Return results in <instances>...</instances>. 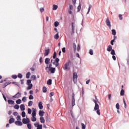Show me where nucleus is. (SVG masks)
Segmentation results:
<instances>
[{
  "instance_id": "7c9ffc66",
  "label": "nucleus",
  "mask_w": 129,
  "mask_h": 129,
  "mask_svg": "<svg viewBox=\"0 0 129 129\" xmlns=\"http://www.w3.org/2000/svg\"><path fill=\"white\" fill-rule=\"evenodd\" d=\"M54 39H55V40L59 39V33H57L54 35Z\"/></svg>"
},
{
  "instance_id": "cd10ccee",
  "label": "nucleus",
  "mask_w": 129,
  "mask_h": 129,
  "mask_svg": "<svg viewBox=\"0 0 129 129\" xmlns=\"http://www.w3.org/2000/svg\"><path fill=\"white\" fill-rule=\"evenodd\" d=\"M57 9H58V6H57L56 5H53L52 10L53 11H56V10H57Z\"/></svg>"
},
{
  "instance_id": "412c9836",
  "label": "nucleus",
  "mask_w": 129,
  "mask_h": 129,
  "mask_svg": "<svg viewBox=\"0 0 129 129\" xmlns=\"http://www.w3.org/2000/svg\"><path fill=\"white\" fill-rule=\"evenodd\" d=\"M20 109L21 110H22V111H24V110H25V105L24 104H21L20 106Z\"/></svg>"
},
{
  "instance_id": "c03bdc74",
  "label": "nucleus",
  "mask_w": 129,
  "mask_h": 129,
  "mask_svg": "<svg viewBox=\"0 0 129 129\" xmlns=\"http://www.w3.org/2000/svg\"><path fill=\"white\" fill-rule=\"evenodd\" d=\"M22 101H23V102H26V101H27V97H24L22 98Z\"/></svg>"
},
{
  "instance_id": "e433bc0d",
  "label": "nucleus",
  "mask_w": 129,
  "mask_h": 129,
  "mask_svg": "<svg viewBox=\"0 0 129 129\" xmlns=\"http://www.w3.org/2000/svg\"><path fill=\"white\" fill-rule=\"evenodd\" d=\"M27 124V127L29 129H32V124L30 123H28Z\"/></svg>"
},
{
  "instance_id": "5701e85b",
  "label": "nucleus",
  "mask_w": 129,
  "mask_h": 129,
  "mask_svg": "<svg viewBox=\"0 0 129 129\" xmlns=\"http://www.w3.org/2000/svg\"><path fill=\"white\" fill-rule=\"evenodd\" d=\"M8 102L9 104H14L15 103V101L12 100H8Z\"/></svg>"
},
{
  "instance_id": "4468645a",
  "label": "nucleus",
  "mask_w": 129,
  "mask_h": 129,
  "mask_svg": "<svg viewBox=\"0 0 129 129\" xmlns=\"http://www.w3.org/2000/svg\"><path fill=\"white\" fill-rule=\"evenodd\" d=\"M32 110H33V111L31 115L32 116L36 117V112L37 111V109L34 108H32Z\"/></svg>"
},
{
  "instance_id": "f257e3e1",
  "label": "nucleus",
  "mask_w": 129,
  "mask_h": 129,
  "mask_svg": "<svg viewBox=\"0 0 129 129\" xmlns=\"http://www.w3.org/2000/svg\"><path fill=\"white\" fill-rule=\"evenodd\" d=\"M45 70L48 74H54L55 71H56V68L52 67V63H50L49 65L47 64L46 66Z\"/></svg>"
},
{
  "instance_id": "680f3d73",
  "label": "nucleus",
  "mask_w": 129,
  "mask_h": 129,
  "mask_svg": "<svg viewBox=\"0 0 129 129\" xmlns=\"http://www.w3.org/2000/svg\"><path fill=\"white\" fill-rule=\"evenodd\" d=\"M12 77V78H13V79H17L18 77L17 76V75H13Z\"/></svg>"
},
{
  "instance_id": "f3484780",
  "label": "nucleus",
  "mask_w": 129,
  "mask_h": 129,
  "mask_svg": "<svg viewBox=\"0 0 129 129\" xmlns=\"http://www.w3.org/2000/svg\"><path fill=\"white\" fill-rule=\"evenodd\" d=\"M21 94L20 92H18L15 95L13 96V98H19Z\"/></svg>"
},
{
  "instance_id": "a211bd4d",
  "label": "nucleus",
  "mask_w": 129,
  "mask_h": 129,
  "mask_svg": "<svg viewBox=\"0 0 129 129\" xmlns=\"http://www.w3.org/2000/svg\"><path fill=\"white\" fill-rule=\"evenodd\" d=\"M50 52V49H45L44 56H48L49 55V53Z\"/></svg>"
},
{
  "instance_id": "0eeeda50",
  "label": "nucleus",
  "mask_w": 129,
  "mask_h": 129,
  "mask_svg": "<svg viewBox=\"0 0 129 129\" xmlns=\"http://www.w3.org/2000/svg\"><path fill=\"white\" fill-rule=\"evenodd\" d=\"M77 73H74L73 74V81L74 83H76L77 82Z\"/></svg>"
},
{
  "instance_id": "4be33fe9",
  "label": "nucleus",
  "mask_w": 129,
  "mask_h": 129,
  "mask_svg": "<svg viewBox=\"0 0 129 129\" xmlns=\"http://www.w3.org/2000/svg\"><path fill=\"white\" fill-rule=\"evenodd\" d=\"M28 87L27 88V90H31V89L33 87V84L27 85Z\"/></svg>"
},
{
  "instance_id": "20e7f679",
  "label": "nucleus",
  "mask_w": 129,
  "mask_h": 129,
  "mask_svg": "<svg viewBox=\"0 0 129 129\" xmlns=\"http://www.w3.org/2000/svg\"><path fill=\"white\" fill-rule=\"evenodd\" d=\"M30 118H28V117H26V118H24L23 119H22V122L23 123H24V124H28V123H30Z\"/></svg>"
},
{
  "instance_id": "37998d69",
  "label": "nucleus",
  "mask_w": 129,
  "mask_h": 129,
  "mask_svg": "<svg viewBox=\"0 0 129 129\" xmlns=\"http://www.w3.org/2000/svg\"><path fill=\"white\" fill-rule=\"evenodd\" d=\"M120 95L123 96L124 95V90L123 89H122L120 92Z\"/></svg>"
},
{
  "instance_id": "f03ea898",
  "label": "nucleus",
  "mask_w": 129,
  "mask_h": 129,
  "mask_svg": "<svg viewBox=\"0 0 129 129\" xmlns=\"http://www.w3.org/2000/svg\"><path fill=\"white\" fill-rule=\"evenodd\" d=\"M93 101L95 103V106L94 108V110L96 111V113L98 115H100V110L99 109V105L97 103V101L93 100Z\"/></svg>"
},
{
  "instance_id": "1a4fd4ad",
  "label": "nucleus",
  "mask_w": 129,
  "mask_h": 129,
  "mask_svg": "<svg viewBox=\"0 0 129 129\" xmlns=\"http://www.w3.org/2000/svg\"><path fill=\"white\" fill-rule=\"evenodd\" d=\"M71 62V61L69 60L68 62H67L66 63L64 64L63 67L64 70H67V69H68V66H69V64H70Z\"/></svg>"
},
{
  "instance_id": "49530a36",
  "label": "nucleus",
  "mask_w": 129,
  "mask_h": 129,
  "mask_svg": "<svg viewBox=\"0 0 129 129\" xmlns=\"http://www.w3.org/2000/svg\"><path fill=\"white\" fill-rule=\"evenodd\" d=\"M54 26L55 27H58L59 26V23L58 22V21H56L55 22H54Z\"/></svg>"
},
{
  "instance_id": "423d86ee",
  "label": "nucleus",
  "mask_w": 129,
  "mask_h": 129,
  "mask_svg": "<svg viewBox=\"0 0 129 129\" xmlns=\"http://www.w3.org/2000/svg\"><path fill=\"white\" fill-rule=\"evenodd\" d=\"M105 23L106 24V25L109 28V29H111V24L110 23V21L109 20V18H107L106 19Z\"/></svg>"
},
{
  "instance_id": "4d7b16f0",
  "label": "nucleus",
  "mask_w": 129,
  "mask_h": 129,
  "mask_svg": "<svg viewBox=\"0 0 129 129\" xmlns=\"http://www.w3.org/2000/svg\"><path fill=\"white\" fill-rule=\"evenodd\" d=\"M116 108H117V109H119V104H118V103L116 104Z\"/></svg>"
},
{
  "instance_id": "69168bd1",
  "label": "nucleus",
  "mask_w": 129,
  "mask_h": 129,
  "mask_svg": "<svg viewBox=\"0 0 129 129\" xmlns=\"http://www.w3.org/2000/svg\"><path fill=\"white\" fill-rule=\"evenodd\" d=\"M54 95V92H51L49 94V96L50 97H52V96H53Z\"/></svg>"
},
{
  "instance_id": "09e8293b",
  "label": "nucleus",
  "mask_w": 129,
  "mask_h": 129,
  "mask_svg": "<svg viewBox=\"0 0 129 129\" xmlns=\"http://www.w3.org/2000/svg\"><path fill=\"white\" fill-rule=\"evenodd\" d=\"M81 125H82V129H85L86 128V126H85V124L84 123H82Z\"/></svg>"
},
{
  "instance_id": "c9c22d12",
  "label": "nucleus",
  "mask_w": 129,
  "mask_h": 129,
  "mask_svg": "<svg viewBox=\"0 0 129 129\" xmlns=\"http://www.w3.org/2000/svg\"><path fill=\"white\" fill-rule=\"evenodd\" d=\"M14 107L15 109H19V108H20V106L18 104H16L15 105H14Z\"/></svg>"
},
{
  "instance_id": "de8ad7c7",
  "label": "nucleus",
  "mask_w": 129,
  "mask_h": 129,
  "mask_svg": "<svg viewBox=\"0 0 129 129\" xmlns=\"http://www.w3.org/2000/svg\"><path fill=\"white\" fill-rule=\"evenodd\" d=\"M51 63H52V64H53V65H55V63H56V59H55V60L51 59Z\"/></svg>"
},
{
  "instance_id": "e2e57ef3",
  "label": "nucleus",
  "mask_w": 129,
  "mask_h": 129,
  "mask_svg": "<svg viewBox=\"0 0 129 129\" xmlns=\"http://www.w3.org/2000/svg\"><path fill=\"white\" fill-rule=\"evenodd\" d=\"M9 84H11V82H9L8 83H6L5 84V86L4 87H6V86H8V85H9Z\"/></svg>"
},
{
  "instance_id": "ea45409f",
  "label": "nucleus",
  "mask_w": 129,
  "mask_h": 129,
  "mask_svg": "<svg viewBox=\"0 0 129 129\" xmlns=\"http://www.w3.org/2000/svg\"><path fill=\"white\" fill-rule=\"evenodd\" d=\"M33 105V101H29L28 102V106H32Z\"/></svg>"
},
{
  "instance_id": "bf43d9fd",
  "label": "nucleus",
  "mask_w": 129,
  "mask_h": 129,
  "mask_svg": "<svg viewBox=\"0 0 129 129\" xmlns=\"http://www.w3.org/2000/svg\"><path fill=\"white\" fill-rule=\"evenodd\" d=\"M56 52L54 51V53H53V59H55V58H56Z\"/></svg>"
},
{
  "instance_id": "a19ab883",
  "label": "nucleus",
  "mask_w": 129,
  "mask_h": 129,
  "mask_svg": "<svg viewBox=\"0 0 129 129\" xmlns=\"http://www.w3.org/2000/svg\"><path fill=\"white\" fill-rule=\"evenodd\" d=\"M47 84L48 85H51L52 84V80L49 79L48 81H47Z\"/></svg>"
},
{
  "instance_id": "c85d7f7f",
  "label": "nucleus",
  "mask_w": 129,
  "mask_h": 129,
  "mask_svg": "<svg viewBox=\"0 0 129 129\" xmlns=\"http://www.w3.org/2000/svg\"><path fill=\"white\" fill-rule=\"evenodd\" d=\"M16 102L17 104H21L22 103V100L19 99L18 100H16Z\"/></svg>"
},
{
  "instance_id": "8fccbe9b",
  "label": "nucleus",
  "mask_w": 129,
  "mask_h": 129,
  "mask_svg": "<svg viewBox=\"0 0 129 129\" xmlns=\"http://www.w3.org/2000/svg\"><path fill=\"white\" fill-rule=\"evenodd\" d=\"M31 82H32V81H31L30 80H28L27 82V85H29L30 84H31Z\"/></svg>"
},
{
  "instance_id": "9d476101",
  "label": "nucleus",
  "mask_w": 129,
  "mask_h": 129,
  "mask_svg": "<svg viewBox=\"0 0 129 129\" xmlns=\"http://www.w3.org/2000/svg\"><path fill=\"white\" fill-rule=\"evenodd\" d=\"M15 123V124L18 126H21V125H23V122H22L21 121H16Z\"/></svg>"
},
{
  "instance_id": "aec40b11",
  "label": "nucleus",
  "mask_w": 129,
  "mask_h": 129,
  "mask_svg": "<svg viewBox=\"0 0 129 129\" xmlns=\"http://www.w3.org/2000/svg\"><path fill=\"white\" fill-rule=\"evenodd\" d=\"M40 122H41V123H45V118H44V117H40Z\"/></svg>"
},
{
  "instance_id": "ddd939ff",
  "label": "nucleus",
  "mask_w": 129,
  "mask_h": 129,
  "mask_svg": "<svg viewBox=\"0 0 129 129\" xmlns=\"http://www.w3.org/2000/svg\"><path fill=\"white\" fill-rule=\"evenodd\" d=\"M15 122V118L13 117V116H10V119H9L10 123H14Z\"/></svg>"
},
{
  "instance_id": "774afa93",
  "label": "nucleus",
  "mask_w": 129,
  "mask_h": 129,
  "mask_svg": "<svg viewBox=\"0 0 129 129\" xmlns=\"http://www.w3.org/2000/svg\"><path fill=\"white\" fill-rule=\"evenodd\" d=\"M40 11L41 13H43L44 12V9L43 8H40Z\"/></svg>"
},
{
  "instance_id": "473e14b6",
  "label": "nucleus",
  "mask_w": 129,
  "mask_h": 129,
  "mask_svg": "<svg viewBox=\"0 0 129 129\" xmlns=\"http://www.w3.org/2000/svg\"><path fill=\"white\" fill-rule=\"evenodd\" d=\"M16 119L17 121H21L22 120V119L21 118V116L20 115L17 116Z\"/></svg>"
},
{
  "instance_id": "f704fd0d",
  "label": "nucleus",
  "mask_w": 129,
  "mask_h": 129,
  "mask_svg": "<svg viewBox=\"0 0 129 129\" xmlns=\"http://www.w3.org/2000/svg\"><path fill=\"white\" fill-rule=\"evenodd\" d=\"M112 35H113V36H115L116 35V32L115 31V30H112Z\"/></svg>"
},
{
  "instance_id": "5fc2aeb1",
  "label": "nucleus",
  "mask_w": 129,
  "mask_h": 129,
  "mask_svg": "<svg viewBox=\"0 0 129 129\" xmlns=\"http://www.w3.org/2000/svg\"><path fill=\"white\" fill-rule=\"evenodd\" d=\"M114 39L112 40L111 41V42H110L111 45H112V46H113V45H114Z\"/></svg>"
},
{
  "instance_id": "c756f323",
  "label": "nucleus",
  "mask_w": 129,
  "mask_h": 129,
  "mask_svg": "<svg viewBox=\"0 0 129 129\" xmlns=\"http://www.w3.org/2000/svg\"><path fill=\"white\" fill-rule=\"evenodd\" d=\"M30 76L31 73L30 72H28L26 74V78H27V79H29V78H30Z\"/></svg>"
},
{
  "instance_id": "0e129e2a",
  "label": "nucleus",
  "mask_w": 129,
  "mask_h": 129,
  "mask_svg": "<svg viewBox=\"0 0 129 129\" xmlns=\"http://www.w3.org/2000/svg\"><path fill=\"white\" fill-rule=\"evenodd\" d=\"M112 58L114 60V61H115V60H116V57L114 55H113V56H112Z\"/></svg>"
},
{
  "instance_id": "a878e982",
  "label": "nucleus",
  "mask_w": 129,
  "mask_h": 129,
  "mask_svg": "<svg viewBox=\"0 0 129 129\" xmlns=\"http://www.w3.org/2000/svg\"><path fill=\"white\" fill-rule=\"evenodd\" d=\"M31 119L32 121H34V122L37 121V118H36V117L31 116Z\"/></svg>"
},
{
  "instance_id": "2eb2a0df",
  "label": "nucleus",
  "mask_w": 129,
  "mask_h": 129,
  "mask_svg": "<svg viewBox=\"0 0 129 129\" xmlns=\"http://www.w3.org/2000/svg\"><path fill=\"white\" fill-rule=\"evenodd\" d=\"M38 107L39 109H42L43 108V102L42 101L38 102Z\"/></svg>"
},
{
  "instance_id": "39448f33",
  "label": "nucleus",
  "mask_w": 129,
  "mask_h": 129,
  "mask_svg": "<svg viewBox=\"0 0 129 129\" xmlns=\"http://www.w3.org/2000/svg\"><path fill=\"white\" fill-rule=\"evenodd\" d=\"M72 106L75 105V94L74 93H73L72 96Z\"/></svg>"
},
{
  "instance_id": "79ce46f5",
  "label": "nucleus",
  "mask_w": 129,
  "mask_h": 129,
  "mask_svg": "<svg viewBox=\"0 0 129 129\" xmlns=\"http://www.w3.org/2000/svg\"><path fill=\"white\" fill-rule=\"evenodd\" d=\"M22 117H25L26 116V112L25 111H22Z\"/></svg>"
},
{
  "instance_id": "a18cd8bd",
  "label": "nucleus",
  "mask_w": 129,
  "mask_h": 129,
  "mask_svg": "<svg viewBox=\"0 0 129 129\" xmlns=\"http://www.w3.org/2000/svg\"><path fill=\"white\" fill-rule=\"evenodd\" d=\"M43 92H47V88H46L45 87H43Z\"/></svg>"
},
{
  "instance_id": "f8f14e48",
  "label": "nucleus",
  "mask_w": 129,
  "mask_h": 129,
  "mask_svg": "<svg viewBox=\"0 0 129 129\" xmlns=\"http://www.w3.org/2000/svg\"><path fill=\"white\" fill-rule=\"evenodd\" d=\"M59 61H60V59L58 57L55 58L56 63L54 64V65L55 66V67H58V66H59Z\"/></svg>"
},
{
  "instance_id": "052dcab7",
  "label": "nucleus",
  "mask_w": 129,
  "mask_h": 129,
  "mask_svg": "<svg viewBox=\"0 0 129 129\" xmlns=\"http://www.w3.org/2000/svg\"><path fill=\"white\" fill-rule=\"evenodd\" d=\"M29 99L30 100L34 99V96H33V95H30L29 96Z\"/></svg>"
},
{
  "instance_id": "864d4df0",
  "label": "nucleus",
  "mask_w": 129,
  "mask_h": 129,
  "mask_svg": "<svg viewBox=\"0 0 129 129\" xmlns=\"http://www.w3.org/2000/svg\"><path fill=\"white\" fill-rule=\"evenodd\" d=\"M18 77L19 78H23V75H22L21 74H19L18 75Z\"/></svg>"
},
{
  "instance_id": "13d9d810",
  "label": "nucleus",
  "mask_w": 129,
  "mask_h": 129,
  "mask_svg": "<svg viewBox=\"0 0 129 129\" xmlns=\"http://www.w3.org/2000/svg\"><path fill=\"white\" fill-rule=\"evenodd\" d=\"M89 54L90 55H93V50L92 49H90V50Z\"/></svg>"
},
{
  "instance_id": "72a5a7b5",
  "label": "nucleus",
  "mask_w": 129,
  "mask_h": 129,
  "mask_svg": "<svg viewBox=\"0 0 129 129\" xmlns=\"http://www.w3.org/2000/svg\"><path fill=\"white\" fill-rule=\"evenodd\" d=\"M31 78H32V80L35 81V80H36V79H37V76H36L35 75H32L31 76Z\"/></svg>"
},
{
  "instance_id": "3c124183",
  "label": "nucleus",
  "mask_w": 129,
  "mask_h": 129,
  "mask_svg": "<svg viewBox=\"0 0 129 129\" xmlns=\"http://www.w3.org/2000/svg\"><path fill=\"white\" fill-rule=\"evenodd\" d=\"M28 113H29V114H31V113H32V110H31L30 108L28 109Z\"/></svg>"
},
{
  "instance_id": "b1692460",
  "label": "nucleus",
  "mask_w": 129,
  "mask_h": 129,
  "mask_svg": "<svg viewBox=\"0 0 129 129\" xmlns=\"http://www.w3.org/2000/svg\"><path fill=\"white\" fill-rule=\"evenodd\" d=\"M68 13L69 15L73 16V19H74L75 17H74V15H73V12H72V10H68Z\"/></svg>"
},
{
  "instance_id": "393cba45",
  "label": "nucleus",
  "mask_w": 129,
  "mask_h": 129,
  "mask_svg": "<svg viewBox=\"0 0 129 129\" xmlns=\"http://www.w3.org/2000/svg\"><path fill=\"white\" fill-rule=\"evenodd\" d=\"M73 49H74V52H76V49H77V47L76 46V44H75V43H74L73 44Z\"/></svg>"
},
{
  "instance_id": "58836bf2",
  "label": "nucleus",
  "mask_w": 129,
  "mask_h": 129,
  "mask_svg": "<svg viewBox=\"0 0 129 129\" xmlns=\"http://www.w3.org/2000/svg\"><path fill=\"white\" fill-rule=\"evenodd\" d=\"M91 8H92V6L91 5H89V8H88V12L87 13V15H88V14H89V13L90 12V9H91Z\"/></svg>"
},
{
  "instance_id": "338daca9",
  "label": "nucleus",
  "mask_w": 129,
  "mask_h": 129,
  "mask_svg": "<svg viewBox=\"0 0 129 129\" xmlns=\"http://www.w3.org/2000/svg\"><path fill=\"white\" fill-rule=\"evenodd\" d=\"M119 20H122V15H119Z\"/></svg>"
},
{
  "instance_id": "bb28decb",
  "label": "nucleus",
  "mask_w": 129,
  "mask_h": 129,
  "mask_svg": "<svg viewBox=\"0 0 129 129\" xmlns=\"http://www.w3.org/2000/svg\"><path fill=\"white\" fill-rule=\"evenodd\" d=\"M68 10H72L73 11V5L70 4L69 6Z\"/></svg>"
},
{
  "instance_id": "6ab92c4d",
  "label": "nucleus",
  "mask_w": 129,
  "mask_h": 129,
  "mask_svg": "<svg viewBox=\"0 0 129 129\" xmlns=\"http://www.w3.org/2000/svg\"><path fill=\"white\" fill-rule=\"evenodd\" d=\"M45 64H47V65H49V63H50V58H45Z\"/></svg>"
},
{
  "instance_id": "603ef678",
  "label": "nucleus",
  "mask_w": 129,
  "mask_h": 129,
  "mask_svg": "<svg viewBox=\"0 0 129 129\" xmlns=\"http://www.w3.org/2000/svg\"><path fill=\"white\" fill-rule=\"evenodd\" d=\"M80 49H81V48H80V44H78V47H77V51L78 52H79V51H80Z\"/></svg>"
},
{
  "instance_id": "2f4dec72",
  "label": "nucleus",
  "mask_w": 129,
  "mask_h": 129,
  "mask_svg": "<svg viewBox=\"0 0 129 129\" xmlns=\"http://www.w3.org/2000/svg\"><path fill=\"white\" fill-rule=\"evenodd\" d=\"M46 121L47 122H50L51 121V118H50L48 115L46 116Z\"/></svg>"
},
{
  "instance_id": "6e6552de",
  "label": "nucleus",
  "mask_w": 129,
  "mask_h": 129,
  "mask_svg": "<svg viewBox=\"0 0 129 129\" xmlns=\"http://www.w3.org/2000/svg\"><path fill=\"white\" fill-rule=\"evenodd\" d=\"M34 126L35 127H37V128H43V125L42 124H39V122H36V123H34Z\"/></svg>"
},
{
  "instance_id": "7ed1b4c3",
  "label": "nucleus",
  "mask_w": 129,
  "mask_h": 129,
  "mask_svg": "<svg viewBox=\"0 0 129 129\" xmlns=\"http://www.w3.org/2000/svg\"><path fill=\"white\" fill-rule=\"evenodd\" d=\"M107 51L108 52H111V55H115V51H114V49H112V46H111V45H108L107 48Z\"/></svg>"
},
{
  "instance_id": "dca6fc26",
  "label": "nucleus",
  "mask_w": 129,
  "mask_h": 129,
  "mask_svg": "<svg viewBox=\"0 0 129 129\" xmlns=\"http://www.w3.org/2000/svg\"><path fill=\"white\" fill-rule=\"evenodd\" d=\"M44 114H45V112L43 110H40L39 111V115L41 117L44 116Z\"/></svg>"
},
{
  "instance_id": "4c0bfd02",
  "label": "nucleus",
  "mask_w": 129,
  "mask_h": 129,
  "mask_svg": "<svg viewBox=\"0 0 129 129\" xmlns=\"http://www.w3.org/2000/svg\"><path fill=\"white\" fill-rule=\"evenodd\" d=\"M80 10H81V4H79V5L78 7V12H80Z\"/></svg>"
},
{
  "instance_id": "9b49d317",
  "label": "nucleus",
  "mask_w": 129,
  "mask_h": 129,
  "mask_svg": "<svg viewBox=\"0 0 129 129\" xmlns=\"http://www.w3.org/2000/svg\"><path fill=\"white\" fill-rule=\"evenodd\" d=\"M72 30L71 31V34H74V31H75V24L74 23H72Z\"/></svg>"
},
{
  "instance_id": "6e6d98bb",
  "label": "nucleus",
  "mask_w": 129,
  "mask_h": 129,
  "mask_svg": "<svg viewBox=\"0 0 129 129\" xmlns=\"http://www.w3.org/2000/svg\"><path fill=\"white\" fill-rule=\"evenodd\" d=\"M62 52L63 53H66V48L65 47H63L62 48Z\"/></svg>"
}]
</instances>
